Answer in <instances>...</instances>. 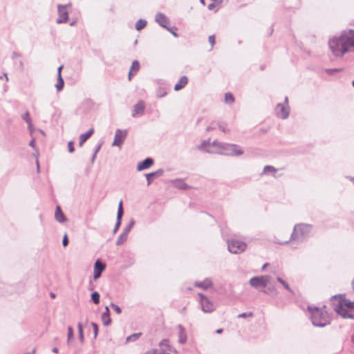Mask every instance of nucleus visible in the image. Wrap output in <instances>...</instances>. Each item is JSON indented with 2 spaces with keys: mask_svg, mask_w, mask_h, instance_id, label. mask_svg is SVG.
Returning <instances> with one entry per match:
<instances>
[{
  "mask_svg": "<svg viewBox=\"0 0 354 354\" xmlns=\"http://www.w3.org/2000/svg\"><path fill=\"white\" fill-rule=\"evenodd\" d=\"M329 48L334 56L343 57L354 48V30H344L328 41Z\"/></svg>",
  "mask_w": 354,
  "mask_h": 354,
  "instance_id": "nucleus-1",
  "label": "nucleus"
},
{
  "mask_svg": "<svg viewBox=\"0 0 354 354\" xmlns=\"http://www.w3.org/2000/svg\"><path fill=\"white\" fill-rule=\"evenodd\" d=\"M310 233V226L307 224L299 223L295 225L292 232L286 240L276 238V243L283 245L290 243L292 248H297L299 245L306 241Z\"/></svg>",
  "mask_w": 354,
  "mask_h": 354,
  "instance_id": "nucleus-2",
  "label": "nucleus"
},
{
  "mask_svg": "<svg viewBox=\"0 0 354 354\" xmlns=\"http://www.w3.org/2000/svg\"><path fill=\"white\" fill-rule=\"evenodd\" d=\"M212 146L215 147V149H207L205 152L229 156H239L243 154V151L236 144L224 143L214 140L212 142Z\"/></svg>",
  "mask_w": 354,
  "mask_h": 354,
  "instance_id": "nucleus-3",
  "label": "nucleus"
},
{
  "mask_svg": "<svg viewBox=\"0 0 354 354\" xmlns=\"http://www.w3.org/2000/svg\"><path fill=\"white\" fill-rule=\"evenodd\" d=\"M331 318L326 310V306L317 307L311 306V323L316 327H325L330 324Z\"/></svg>",
  "mask_w": 354,
  "mask_h": 354,
  "instance_id": "nucleus-4",
  "label": "nucleus"
},
{
  "mask_svg": "<svg viewBox=\"0 0 354 354\" xmlns=\"http://www.w3.org/2000/svg\"><path fill=\"white\" fill-rule=\"evenodd\" d=\"M272 277L270 275H262L252 277L249 281V284L256 288H266L270 283Z\"/></svg>",
  "mask_w": 354,
  "mask_h": 354,
  "instance_id": "nucleus-5",
  "label": "nucleus"
},
{
  "mask_svg": "<svg viewBox=\"0 0 354 354\" xmlns=\"http://www.w3.org/2000/svg\"><path fill=\"white\" fill-rule=\"evenodd\" d=\"M275 114L277 118L285 120L287 119L290 114V107L288 105V97L284 98L283 103H278L274 109Z\"/></svg>",
  "mask_w": 354,
  "mask_h": 354,
  "instance_id": "nucleus-6",
  "label": "nucleus"
},
{
  "mask_svg": "<svg viewBox=\"0 0 354 354\" xmlns=\"http://www.w3.org/2000/svg\"><path fill=\"white\" fill-rule=\"evenodd\" d=\"M227 249L230 252L233 254H240L245 251L247 245L245 242L237 240H227Z\"/></svg>",
  "mask_w": 354,
  "mask_h": 354,
  "instance_id": "nucleus-7",
  "label": "nucleus"
},
{
  "mask_svg": "<svg viewBox=\"0 0 354 354\" xmlns=\"http://www.w3.org/2000/svg\"><path fill=\"white\" fill-rule=\"evenodd\" d=\"M333 310L342 318L354 319V310H349L341 303H332Z\"/></svg>",
  "mask_w": 354,
  "mask_h": 354,
  "instance_id": "nucleus-8",
  "label": "nucleus"
},
{
  "mask_svg": "<svg viewBox=\"0 0 354 354\" xmlns=\"http://www.w3.org/2000/svg\"><path fill=\"white\" fill-rule=\"evenodd\" d=\"M71 6V3L57 5V11L59 15L58 18L56 19V22L57 24L66 23L68 20V12L67 11V8Z\"/></svg>",
  "mask_w": 354,
  "mask_h": 354,
  "instance_id": "nucleus-9",
  "label": "nucleus"
},
{
  "mask_svg": "<svg viewBox=\"0 0 354 354\" xmlns=\"http://www.w3.org/2000/svg\"><path fill=\"white\" fill-rule=\"evenodd\" d=\"M200 304L201 306V310L205 313H210L215 310L214 304L204 295L199 293Z\"/></svg>",
  "mask_w": 354,
  "mask_h": 354,
  "instance_id": "nucleus-10",
  "label": "nucleus"
},
{
  "mask_svg": "<svg viewBox=\"0 0 354 354\" xmlns=\"http://www.w3.org/2000/svg\"><path fill=\"white\" fill-rule=\"evenodd\" d=\"M167 351H171V347L169 344V340L163 339L160 343L159 349L149 351L145 354H170Z\"/></svg>",
  "mask_w": 354,
  "mask_h": 354,
  "instance_id": "nucleus-11",
  "label": "nucleus"
},
{
  "mask_svg": "<svg viewBox=\"0 0 354 354\" xmlns=\"http://www.w3.org/2000/svg\"><path fill=\"white\" fill-rule=\"evenodd\" d=\"M127 134V130H121L118 129L115 131L114 140L112 143V146L120 147L126 139Z\"/></svg>",
  "mask_w": 354,
  "mask_h": 354,
  "instance_id": "nucleus-12",
  "label": "nucleus"
},
{
  "mask_svg": "<svg viewBox=\"0 0 354 354\" xmlns=\"http://www.w3.org/2000/svg\"><path fill=\"white\" fill-rule=\"evenodd\" d=\"M106 265L100 260H97L94 265L93 279L95 280L100 277L102 272L105 270Z\"/></svg>",
  "mask_w": 354,
  "mask_h": 354,
  "instance_id": "nucleus-13",
  "label": "nucleus"
},
{
  "mask_svg": "<svg viewBox=\"0 0 354 354\" xmlns=\"http://www.w3.org/2000/svg\"><path fill=\"white\" fill-rule=\"evenodd\" d=\"M155 21L162 27L166 28L168 30L170 29L167 27L169 24V18L163 13L158 12L155 16Z\"/></svg>",
  "mask_w": 354,
  "mask_h": 354,
  "instance_id": "nucleus-14",
  "label": "nucleus"
},
{
  "mask_svg": "<svg viewBox=\"0 0 354 354\" xmlns=\"http://www.w3.org/2000/svg\"><path fill=\"white\" fill-rule=\"evenodd\" d=\"M332 303H341L344 306H348V308L351 310H354V301L351 302L345 299H342L340 296H333L331 298Z\"/></svg>",
  "mask_w": 354,
  "mask_h": 354,
  "instance_id": "nucleus-15",
  "label": "nucleus"
},
{
  "mask_svg": "<svg viewBox=\"0 0 354 354\" xmlns=\"http://www.w3.org/2000/svg\"><path fill=\"white\" fill-rule=\"evenodd\" d=\"M123 214H124V211H123V207H122V201H120V202L119 203V205H118L116 223H115V227L113 230V234H115L118 232V229L120 228Z\"/></svg>",
  "mask_w": 354,
  "mask_h": 354,
  "instance_id": "nucleus-16",
  "label": "nucleus"
},
{
  "mask_svg": "<svg viewBox=\"0 0 354 354\" xmlns=\"http://www.w3.org/2000/svg\"><path fill=\"white\" fill-rule=\"evenodd\" d=\"M145 109V104L143 101L140 100L133 106L132 117L135 118L137 115H143Z\"/></svg>",
  "mask_w": 354,
  "mask_h": 354,
  "instance_id": "nucleus-17",
  "label": "nucleus"
},
{
  "mask_svg": "<svg viewBox=\"0 0 354 354\" xmlns=\"http://www.w3.org/2000/svg\"><path fill=\"white\" fill-rule=\"evenodd\" d=\"M153 164V160L151 158H147L143 161L140 162L137 165V170L142 171L149 168Z\"/></svg>",
  "mask_w": 354,
  "mask_h": 354,
  "instance_id": "nucleus-18",
  "label": "nucleus"
},
{
  "mask_svg": "<svg viewBox=\"0 0 354 354\" xmlns=\"http://www.w3.org/2000/svg\"><path fill=\"white\" fill-rule=\"evenodd\" d=\"M55 218L57 222H59L60 223H64L67 221L66 217L65 216L60 206H59V205H57L56 207L55 213Z\"/></svg>",
  "mask_w": 354,
  "mask_h": 354,
  "instance_id": "nucleus-19",
  "label": "nucleus"
},
{
  "mask_svg": "<svg viewBox=\"0 0 354 354\" xmlns=\"http://www.w3.org/2000/svg\"><path fill=\"white\" fill-rule=\"evenodd\" d=\"M196 287L206 290L212 286V283L210 279L206 278L203 281H196L194 283Z\"/></svg>",
  "mask_w": 354,
  "mask_h": 354,
  "instance_id": "nucleus-20",
  "label": "nucleus"
},
{
  "mask_svg": "<svg viewBox=\"0 0 354 354\" xmlns=\"http://www.w3.org/2000/svg\"><path fill=\"white\" fill-rule=\"evenodd\" d=\"M178 330H179V333H178V342L180 343V344H185L186 342H187V334H186V332H185V329L184 328V327L179 324L178 326Z\"/></svg>",
  "mask_w": 354,
  "mask_h": 354,
  "instance_id": "nucleus-21",
  "label": "nucleus"
},
{
  "mask_svg": "<svg viewBox=\"0 0 354 354\" xmlns=\"http://www.w3.org/2000/svg\"><path fill=\"white\" fill-rule=\"evenodd\" d=\"M102 320L105 326L111 324V320L110 318V311L108 306L105 307V311L102 315Z\"/></svg>",
  "mask_w": 354,
  "mask_h": 354,
  "instance_id": "nucleus-22",
  "label": "nucleus"
},
{
  "mask_svg": "<svg viewBox=\"0 0 354 354\" xmlns=\"http://www.w3.org/2000/svg\"><path fill=\"white\" fill-rule=\"evenodd\" d=\"M187 82H188V78L185 75L182 76L179 79L178 83L176 84V85L174 86V90L179 91V90L182 89L187 85Z\"/></svg>",
  "mask_w": 354,
  "mask_h": 354,
  "instance_id": "nucleus-23",
  "label": "nucleus"
},
{
  "mask_svg": "<svg viewBox=\"0 0 354 354\" xmlns=\"http://www.w3.org/2000/svg\"><path fill=\"white\" fill-rule=\"evenodd\" d=\"M163 172H164L163 170L160 169L154 172H151V173L146 174L147 185H149L151 183V177L152 176H156V177L161 176L163 174Z\"/></svg>",
  "mask_w": 354,
  "mask_h": 354,
  "instance_id": "nucleus-24",
  "label": "nucleus"
},
{
  "mask_svg": "<svg viewBox=\"0 0 354 354\" xmlns=\"http://www.w3.org/2000/svg\"><path fill=\"white\" fill-rule=\"evenodd\" d=\"M173 183L176 188L180 189H186L188 187V185L183 180H175Z\"/></svg>",
  "mask_w": 354,
  "mask_h": 354,
  "instance_id": "nucleus-25",
  "label": "nucleus"
},
{
  "mask_svg": "<svg viewBox=\"0 0 354 354\" xmlns=\"http://www.w3.org/2000/svg\"><path fill=\"white\" fill-rule=\"evenodd\" d=\"M94 129H90L88 131L84 133H82L80 136V140H81L82 142H85L93 133Z\"/></svg>",
  "mask_w": 354,
  "mask_h": 354,
  "instance_id": "nucleus-26",
  "label": "nucleus"
},
{
  "mask_svg": "<svg viewBox=\"0 0 354 354\" xmlns=\"http://www.w3.org/2000/svg\"><path fill=\"white\" fill-rule=\"evenodd\" d=\"M261 291L266 295H277L278 293L277 289L273 286H269L266 289H263Z\"/></svg>",
  "mask_w": 354,
  "mask_h": 354,
  "instance_id": "nucleus-27",
  "label": "nucleus"
},
{
  "mask_svg": "<svg viewBox=\"0 0 354 354\" xmlns=\"http://www.w3.org/2000/svg\"><path fill=\"white\" fill-rule=\"evenodd\" d=\"M199 149L204 148V151H205V149H215V147L212 146V142H210V140H204L201 145L198 147Z\"/></svg>",
  "mask_w": 354,
  "mask_h": 354,
  "instance_id": "nucleus-28",
  "label": "nucleus"
},
{
  "mask_svg": "<svg viewBox=\"0 0 354 354\" xmlns=\"http://www.w3.org/2000/svg\"><path fill=\"white\" fill-rule=\"evenodd\" d=\"M22 118L23 120H24L26 123L28 124V127L29 129V130L30 131H32V121H31V119L30 118V114H29V112L27 111L23 115H22Z\"/></svg>",
  "mask_w": 354,
  "mask_h": 354,
  "instance_id": "nucleus-29",
  "label": "nucleus"
},
{
  "mask_svg": "<svg viewBox=\"0 0 354 354\" xmlns=\"http://www.w3.org/2000/svg\"><path fill=\"white\" fill-rule=\"evenodd\" d=\"M64 85V80L62 77V75H57V82L55 84V87L57 91H60L63 89Z\"/></svg>",
  "mask_w": 354,
  "mask_h": 354,
  "instance_id": "nucleus-30",
  "label": "nucleus"
},
{
  "mask_svg": "<svg viewBox=\"0 0 354 354\" xmlns=\"http://www.w3.org/2000/svg\"><path fill=\"white\" fill-rule=\"evenodd\" d=\"M127 238H128V234H126L125 232H122V233L119 236V237L118 238V239L116 241V245H120L123 244L127 240Z\"/></svg>",
  "mask_w": 354,
  "mask_h": 354,
  "instance_id": "nucleus-31",
  "label": "nucleus"
},
{
  "mask_svg": "<svg viewBox=\"0 0 354 354\" xmlns=\"http://www.w3.org/2000/svg\"><path fill=\"white\" fill-rule=\"evenodd\" d=\"M277 280L278 282H279L284 287L285 289H286L290 293L294 294V291L290 288V286L288 285V283L286 281H284L283 279H281L279 277H278L277 278Z\"/></svg>",
  "mask_w": 354,
  "mask_h": 354,
  "instance_id": "nucleus-32",
  "label": "nucleus"
},
{
  "mask_svg": "<svg viewBox=\"0 0 354 354\" xmlns=\"http://www.w3.org/2000/svg\"><path fill=\"white\" fill-rule=\"evenodd\" d=\"M147 22L145 19H140L138 20L137 22L136 23V29L137 30H140L147 26Z\"/></svg>",
  "mask_w": 354,
  "mask_h": 354,
  "instance_id": "nucleus-33",
  "label": "nucleus"
},
{
  "mask_svg": "<svg viewBox=\"0 0 354 354\" xmlns=\"http://www.w3.org/2000/svg\"><path fill=\"white\" fill-rule=\"evenodd\" d=\"M140 68V63L138 60H134L130 68V71L134 73L135 74L138 71Z\"/></svg>",
  "mask_w": 354,
  "mask_h": 354,
  "instance_id": "nucleus-34",
  "label": "nucleus"
},
{
  "mask_svg": "<svg viewBox=\"0 0 354 354\" xmlns=\"http://www.w3.org/2000/svg\"><path fill=\"white\" fill-rule=\"evenodd\" d=\"M141 335H142L141 333H133V334L129 335V337H127V342H135L139 339V337L141 336Z\"/></svg>",
  "mask_w": 354,
  "mask_h": 354,
  "instance_id": "nucleus-35",
  "label": "nucleus"
},
{
  "mask_svg": "<svg viewBox=\"0 0 354 354\" xmlns=\"http://www.w3.org/2000/svg\"><path fill=\"white\" fill-rule=\"evenodd\" d=\"M91 299L93 301V302L95 304H98L100 303V294L95 291L93 292L91 295Z\"/></svg>",
  "mask_w": 354,
  "mask_h": 354,
  "instance_id": "nucleus-36",
  "label": "nucleus"
},
{
  "mask_svg": "<svg viewBox=\"0 0 354 354\" xmlns=\"http://www.w3.org/2000/svg\"><path fill=\"white\" fill-rule=\"evenodd\" d=\"M77 328H78V333H79V338H80V341L82 342H83L84 340V332H83V326H82V324L81 323H78Z\"/></svg>",
  "mask_w": 354,
  "mask_h": 354,
  "instance_id": "nucleus-37",
  "label": "nucleus"
},
{
  "mask_svg": "<svg viewBox=\"0 0 354 354\" xmlns=\"http://www.w3.org/2000/svg\"><path fill=\"white\" fill-rule=\"evenodd\" d=\"M135 224V221L133 219H131L129 224L125 227V228L123 230V232L126 234H129V232L132 229Z\"/></svg>",
  "mask_w": 354,
  "mask_h": 354,
  "instance_id": "nucleus-38",
  "label": "nucleus"
},
{
  "mask_svg": "<svg viewBox=\"0 0 354 354\" xmlns=\"http://www.w3.org/2000/svg\"><path fill=\"white\" fill-rule=\"evenodd\" d=\"M225 102L229 104H232L234 102V97L230 93H226L225 94Z\"/></svg>",
  "mask_w": 354,
  "mask_h": 354,
  "instance_id": "nucleus-39",
  "label": "nucleus"
},
{
  "mask_svg": "<svg viewBox=\"0 0 354 354\" xmlns=\"http://www.w3.org/2000/svg\"><path fill=\"white\" fill-rule=\"evenodd\" d=\"M276 171H277V169L274 167L270 166V165H267V166L264 167L263 173L267 174L269 172H275Z\"/></svg>",
  "mask_w": 354,
  "mask_h": 354,
  "instance_id": "nucleus-40",
  "label": "nucleus"
},
{
  "mask_svg": "<svg viewBox=\"0 0 354 354\" xmlns=\"http://www.w3.org/2000/svg\"><path fill=\"white\" fill-rule=\"evenodd\" d=\"M342 71V68H327L326 69V72L330 75H334L335 73L336 72H340Z\"/></svg>",
  "mask_w": 354,
  "mask_h": 354,
  "instance_id": "nucleus-41",
  "label": "nucleus"
},
{
  "mask_svg": "<svg viewBox=\"0 0 354 354\" xmlns=\"http://www.w3.org/2000/svg\"><path fill=\"white\" fill-rule=\"evenodd\" d=\"M74 337L73 329L71 326L68 327L67 342H68Z\"/></svg>",
  "mask_w": 354,
  "mask_h": 354,
  "instance_id": "nucleus-42",
  "label": "nucleus"
},
{
  "mask_svg": "<svg viewBox=\"0 0 354 354\" xmlns=\"http://www.w3.org/2000/svg\"><path fill=\"white\" fill-rule=\"evenodd\" d=\"M253 316V313L252 312H248V313H243L239 315H238V318H247V317H251Z\"/></svg>",
  "mask_w": 354,
  "mask_h": 354,
  "instance_id": "nucleus-43",
  "label": "nucleus"
},
{
  "mask_svg": "<svg viewBox=\"0 0 354 354\" xmlns=\"http://www.w3.org/2000/svg\"><path fill=\"white\" fill-rule=\"evenodd\" d=\"M91 326L93 328L94 338H96L98 334V326L96 323L92 322Z\"/></svg>",
  "mask_w": 354,
  "mask_h": 354,
  "instance_id": "nucleus-44",
  "label": "nucleus"
},
{
  "mask_svg": "<svg viewBox=\"0 0 354 354\" xmlns=\"http://www.w3.org/2000/svg\"><path fill=\"white\" fill-rule=\"evenodd\" d=\"M111 306L115 311L116 313H118V314L121 313V312H122L121 308L118 306L115 305L113 303H111Z\"/></svg>",
  "mask_w": 354,
  "mask_h": 354,
  "instance_id": "nucleus-45",
  "label": "nucleus"
},
{
  "mask_svg": "<svg viewBox=\"0 0 354 354\" xmlns=\"http://www.w3.org/2000/svg\"><path fill=\"white\" fill-rule=\"evenodd\" d=\"M68 151L70 153L74 152L75 149H74V142L73 141L68 142Z\"/></svg>",
  "mask_w": 354,
  "mask_h": 354,
  "instance_id": "nucleus-46",
  "label": "nucleus"
},
{
  "mask_svg": "<svg viewBox=\"0 0 354 354\" xmlns=\"http://www.w3.org/2000/svg\"><path fill=\"white\" fill-rule=\"evenodd\" d=\"M208 40H209V42L211 44V47H212L211 49H212L213 48V46H214V44H215V37H214V35L209 36Z\"/></svg>",
  "mask_w": 354,
  "mask_h": 354,
  "instance_id": "nucleus-47",
  "label": "nucleus"
},
{
  "mask_svg": "<svg viewBox=\"0 0 354 354\" xmlns=\"http://www.w3.org/2000/svg\"><path fill=\"white\" fill-rule=\"evenodd\" d=\"M62 244L64 247L67 246L68 244V239L66 234H64L62 240Z\"/></svg>",
  "mask_w": 354,
  "mask_h": 354,
  "instance_id": "nucleus-48",
  "label": "nucleus"
},
{
  "mask_svg": "<svg viewBox=\"0 0 354 354\" xmlns=\"http://www.w3.org/2000/svg\"><path fill=\"white\" fill-rule=\"evenodd\" d=\"M29 146H30L32 148H35V138H32L30 142H29Z\"/></svg>",
  "mask_w": 354,
  "mask_h": 354,
  "instance_id": "nucleus-49",
  "label": "nucleus"
},
{
  "mask_svg": "<svg viewBox=\"0 0 354 354\" xmlns=\"http://www.w3.org/2000/svg\"><path fill=\"white\" fill-rule=\"evenodd\" d=\"M218 128H219V129H220V130H221L222 131H223V132H226V130H225V127H224L222 124H219V125H218Z\"/></svg>",
  "mask_w": 354,
  "mask_h": 354,
  "instance_id": "nucleus-50",
  "label": "nucleus"
},
{
  "mask_svg": "<svg viewBox=\"0 0 354 354\" xmlns=\"http://www.w3.org/2000/svg\"><path fill=\"white\" fill-rule=\"evenodd\" d=\"M215 7V5L214 3H210L208 5V9L212 10Z\"/></svg>",
  "mask_w": 354,
  "mask_h": 354,
  "instance_id": "nucleus-51",
  "label": "nucleus"
},
{
  "mask_svg": "<svg viewBox=\"0 0 354 354\" xmlns=\"http://www.w3.org/2000/svg\"><path fill=\"white\" fill-rule=\"evenodd\" d=\"M63 68V66H60L58 67V69H57V75H59V74H61V71H62V69Z\"/></svg>",
  "mask_w": 354,
  "mask_h": 354,
  "instance_id": "nucleus-52",
  "label": "nucleus"
},
{
  "mask_svg": "<svg viewBox=\"0 0 354 354\" xmlns=\"http://www.w3.org/2000/svg\"><path fill=\"white\" fill-rule=\"evenodd\" d=\"M100 148H101V145H99L96 147V149H95V150L94 153H97V152L100 151Z\"/></svg>",
  "mask_w": 354,
  "mask_h": 354,
  "instance_id": "nucleus-53",
  "label": "nucleus"
},
{
  "mask_svg": "<svg viewBox=\"0 0 354 354\" xmlns=\"http://www.w3.org/2000/svg\"><path fill=\"white\" fill-rule=\"evenodd\" d=\"M134 74H135L134 73H133V72H131V71H129V75H128V78H129V80H131V76H132L133 75H134Z\"/></svg>",
  "mask_w": 354,
  "mask_h": 354,
  "instance_id": "nucleus-54",
  "label": "nucleus"
},
{
  "mask_svg": "<svg viewBox=\"0 0 354 354\" xmlns=\"http://www.w3.org/2000/svg\"><path fill=\"white\" fill-rule=\"evenodd\" d=\"M96 155L97 153H94L93 156H92V158H91V162H93L95 161V157H96Z\"/></svg>",
  "mask_w": 354,
  "mask_h": 354,
  "instance_id": "nucleus-55",
  "label": "nucleus"
},
{
  "mask_svg": "<svg viewBox=\"0 0 354 354\" xmlns=\"http://www.w3.org/2000/svg\"><path fill=\"white\" fill-rule=\"evenodd\" d=\"M214 129V127H207V129H206V131H212Z\"/></svg>",
  "mask_w": 354,
  "mask_h": 354,
  "instance_id": "nucleus-56",
  "label": "nucleus"
},
{
  "mask_svg": "<svg viewBox=\"0 0 354 354\" xmlns=\"http://www.w3.org/2000/svg\"><path fill=\"white\" fill-rule=\"evenodd\" d=\"M36 164H37L36 167H37V171L39 172V165L38 160H37Z\"/></svg>",
  "mask_w": 354,
  "mask_h": 354,
  "instance_id": "nucleus-57",
  "label": "nucleus"
},
{
  "mask_svg": "<svg viewBox=\"0 0 354 354\" xmlns=\"http://www.w3.org/2000/svg\"><path fill=\"white\" fill-rule=\"evenodd\" d=\"M52 351L55 353H58V348L57 347H55L53 348Z\"/></svg>",
  "mask_w": 354,
  "mask_h": 354,
  "instance_id": "nucleus-58",
  "label": "nucleus"
},
{
  "mask_svg": "<svg viewBox=\"0 0 354 354\" xmlns=\"http://www.w3.org/2000/svg\"><path fill=\"white\" fill-rule=\"evenodd\" d=\"M216 333L217 334H221V333H223V329H221V328H220V329H217V330H216Z\"/></svg>",
  "mask_w": 354,
  "mask_h": 354,
  "instance_id": "nucleus-59",
  "label": "nucleus"
},
{
  "mask_svg": "<svg viewBox=\"0 0 354 354\" xmlns=\"http://www.w3.org/2000/svg\"><path fill=\"white\" fill-rule=\"evenodd\" d=\"M166 94H167V93H165H165H164L163 94H162V95H158V97H164Z\"/></svg>",
  "mask_w": 354,
  "mask_h": 354,
  "instance_id": "nucleus-60",
  "label": "nucleus"
},
{
  "mask_svg": "<svg viewBox=\"0 0 354 354\" xmlns=\"http://www.w3.org/2000/svg\"><path fill=\"white\" fill-rule=\"evenodd\" d=\"M171 32L173 34V35L176 37H178V35L175 32H173V31H171Z\"/></svg>",
  "mask_w": 354,
  "mask_h": 354,
  "instance_id": "nucleus-61",
  "label": "nucleus"
},
{
  "mask_svg": "<svg viewBox=\"0 0 354 354\" xmlns=\"http://www.w3.org/2000/svg\"><path fill=\"white\" fill-rule=\"evenodd\" d=\"M351 342L354 344V334L351 337Z\"/></svg>",
  "mask_w": 354,
  "mask_h": 354,
  "instance_id": "nucleus-62",
  "label": "nucleus"
},
{
  "mask_svg": "<svg viewBox=\"0 0 354 354\" xmlns=\"http://www.w3.org/2000/svg\"><path fill=\"white\" fill-rule=\"evenodd\" d=\"M84 142H82L81 140H80L79 146L82 147Z\"/></svg>",
  "mask_w": 354,
  "mask_h": 354,
  "instance_id": "nucleus-63",
  "label": "nucleus"
},
{
  "mask_svg": "<svg viewBox=\"0 0 354 354\" xmlns=\"http://www.w3.org/2000/svg\"><path fill=\"white\" fill-rule=\"evenodd\" d=\"M352 286H353V289L354 290V279L352 281Z\"/></svg>",
  "mask_w": 354,
  "mask_h": 354,
  "instance_id": "nucleus-64",
  "label": "nucleus"
}]
</instances>
